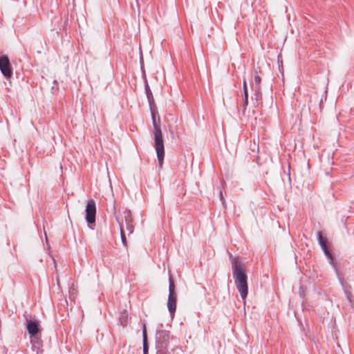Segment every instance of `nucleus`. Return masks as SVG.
<instances>
[{
	"instance_id": "dca6fc26",
	"label": "nucleus",
	"mask_w": 354,
	"mask_h": 354,
	"mask_svg": "<svg viewBox=\"0 0 354 354\" xmlns=\"http://www.w3.org/2000/svg\"><path fill=\"white\" fill-rule=\"evenodd\" d=\"M248 104V95H244L243 101L241 104V106L243 107V114H245L247 106Z\"/></svg>"
},
{
	"instance_id": "0eeeda50",
	"label": "nucleus",
	"mask_w": 354,
	"mask_h": 354,
	"mask_svg": "<svg viewBox=\"0 0 354 354\" xmlns=\"http://www.w3.org/2000/svg\"><path fill=\"white\" fill-rule=\"evenodd\" d=\"M317 241L321 246L324 254L329 259L330 263L333 264V257L330 251L327 247V239L324 237L321 231H318L317 233Z\"/></svg>"
},
{
	"instance_id": "7ed1b4c3",
	"label": "nucleus",
	"mask_w": 354,
	"mask_h": 354,
	"mask_svg": "<svg viewBox=\"0 0 354 354\" xmlns=\"http://www.w3.org/2000/svg\"><path fill=\"white\" fill-rule=\"evenodd\" d=\"M169 331L158 330L156 334V354H169Z\"/></svg>"
},
{
	"instance_id": "9d476101",
	"label": "nucleus",
	"mask_w": 354,
	"mask_h": 354,
	"mask_svg": "<svg viewBox=\"0 0 354 354\" xmlns=\"http://www.w3.org/2000/svg\"><path fill=\"white\" fill-rule=\"evenodd\" d=\"M142 336H143V353L148 354L149 345L147 343V330H146L145 325L143 326Z\"/></svg>"
},
{
	"instance_id": "f3484780",
	"label": "nucleus",
	"mask_w": 354,
	"mask_h": 354,
	"mask_svg": "<svg viewBox=\"0 0 354 354\" xmlns=\"http://www.w3.org/2000/svg\"><path fill=\"white\" fill-rule=\"evenodd\" d=\"M243 95H248V86H247V82L245 80H243Z\"/></svg>"
},
{
	"instance_id": "f8f14e48",
	"label": "nucleus",
	"mask_w": 354,
	"mask_h": 354,
	"mask_svg": "<svg viewBox=\"0 0 354 354\" xmlns=\"http://www.w3.org/2000/svg\"><path fill=\"white\" fill-rule=\"evenodd\" d=\"M340 283L342 286V288L344 289V292L346 295V297L347 298V299L349 301L350 303L352 302V294H351V286H347V285H345L344 283L340 280Z\"/></svg>"
},
{
	"instance_id": "20e7f679",
	"label": "nucleus",
	"mask_w": 354,
	"mask_h": 354,
	"mask_svg": "<svg viewBox=\"0 0 354 354\" xmlns=\"http://www.w3.org/2000/svg\"><path fill=\"white\" fill-rule=\"evenodd\" d=\"M177 295L176 286L171 276L169 278V296L167 299V308L171 316H174L176 309Z\"/></svg>"
},
{
	"instance_id": "39448f33",
	"label": "nucleus",
	"mask_w": 354,
	"mask_h": 354,
	"mask_svg": "<svg viewBox=\"0 0 354 354\" xmlns=\"http://www.w3.org/2000/svg\"><path fill=\"white\" fill-rule=\"evenodd\" d=\"M86 221L88 223V226L91 229H93V227L91 225L94 224L95 222V216H96V205L95 202L93 199H89L87 202L86 206Z\"/></svg>"
},
{
	"instance_id": "423d86ee",
	"label": "nucleus",
	"mask_w": 354,
	"mask_h": 354,
	"mask_svg": "<svg viewBox=\"0 0 354 354\" xmlns=\"http://www.w3.org/2000/svg\"><path fill=\"white\" fill-rule=\"evenodd\" d=\"M0 71L6 79L12 76V68L8 57L6 55L0 56Z\"/></svg>"
},
{
	"instance_id": "6e6552de",
	"label": "nucleus",
	"mask_w": 354,
	"mask_h": 354,
	"mask_svg": "<svg viewBox=\"0 0 354 354\" xmlns=\"http://www.w3.org/2000/svg\"><path fill=\"white\" fill-rule=\"evenodd\" d=\"M123 221L124 226L125 225L126 229L127 231L131 234L133 232L134 225L132 218V214L130 210L125 209L122 212V221Z\"/></svg>"
},
{
	"instance_id": "2eb2a0df",
	"label": "nucleus",
	"mask_w": 354,
	"mask_h": 354,
	"mask_svg": "<svg viewBox=\"0 0 354 354\" xmlns=\"http://www.w3.org/2000/svg\"><path fill=\"white\" fill-rule=\"evenodd\" d=\"M261 82V79L260 76L258 75L257 74H256L254 77V82H253L252 86L261 87V86H260Z\"/></svg>"
},
{
	"instance_id": "a211bd4d",
	"label": "nucleus",
	"mask_w": 354,
	"mask_h": 354,
	"mask_svg": "<svg viewBox=\"0 0 354 354\" xmlns=\"http://www.w3.org/2000/svg\"><path fill=\"white\" fill-rule=\"evenodd\" d=\"M220 194V197H221V201H222V203H223V206L225 207V200H224V198H223V194H222V192H221V191L220 192V194Z\"/></svg>"
},
{
	"instance_id": "1a4fd4ad",
	"label": "nucleus",
	"mask_w": 354,
	"mask_h": 354,
	"mask_svg": "<svg viewBox=\"0 0 354 354\" xmlns=\"http://www.w3.org/2000/svg\"><path fill=\"white\" fill-rule=\"evenodd\" d=\"M26 322V328L30 337L36 335L39 332V324L38 321L27 319Z\"/></svg>"
},
{
	"instance_id": "f257e3e1",
	"label": "nucleus",
	"mask_w": 354,
	"mask_h": 354,
	"mask_svg": "<svg viewBox=\"0 0 354 354\" xmlns=\"http://www.w3.org/2000/svg\"><path fill=\"white\" fill-rule=\"evenodd\" d=\"M153 126L154 128V147L157 153V158L160 168H162L165 158V147L163 143L162 134L159 124L156 122V114L158 113L155 104L150 106Z\"/></svg>"
},
{
	"instance_id": "ddd939ff",
	"label": "nucleus",
	"mask_w": 354,
	"mask_h": 354,
	"mask_svg": "<svg viewBox=\"0 0 354 354\" xmlns=\"http://www.w3.org/2000/svg\"><path fill=\"white\" fill-rule=\"evenodd\" d=\"M145 91H146V95H147V100L149 102V106H151V104H154V100L153 97L152 92L150 90V88L147 84L145 85Z\"/></svg>"
},
{
	"instance_id": "4468645a",
	"label": "nucleus",
	"mask_w": 354,
	"mask_h": 354,
	"mask_svg": "<svg viewBox=\"0 0 354 354\" xmlns=\"http://www.w3.org/2000/svg\"><path fill=\"white\" fill-rule=\"evenodd\" d=\"M118 223H119V225H120V235H121L122 242L124 245H127V239H126L124 231V223H123V221H118Z\"/></svg>"
},
{
	"instance_id": "f03ea898",
	"label": "nucleus",
	"mask_w": 354,
	"mask_h": 354,
	"mask_svg": "<svg viewBox=\"0 0 354 354\" xmlns=\"http://www.w3.org/2000/svg\"><path fill=\"white\" fill-rule=\"evenodd\" d=\"M232 275L236 288L242 299L245 300L248 293V277L241 262L232 263Z\"/></svg>"
},
{
	"instance_id": "9b49d317",
	"label": "nucleus",
	"mask_w": 354,
	"mask_h": 354,
	"mask_svg": "<svg viewBox=\"0 0 354 354\" xmlns=\"http://www.w3.org/2000/svg\"><path fill=\"white\" fill-rule=\"evenodd\" d=\"M252 89L253 91V95L252 97V100H256L258 102L259 100L261 99V87L258 86H252Z\"/></svg>"
}]
</instances>
